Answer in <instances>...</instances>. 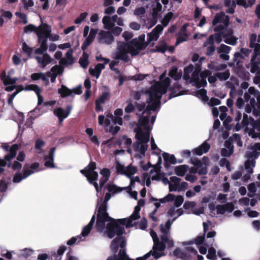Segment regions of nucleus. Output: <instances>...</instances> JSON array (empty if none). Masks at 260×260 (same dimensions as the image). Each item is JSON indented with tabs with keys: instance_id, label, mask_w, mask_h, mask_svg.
I'll list each match as a JSON object with an SVG mask.
<instances>
[{
	"instance_id": "f257e3e1",
	"label": "nucleus",
	"mask_w": 260,
	"mask_h": 260,
	"mask_svg": "<svg viewBox=\"0 0 260 260\" xmlns=\"http://www.w3.org/2000/svg\"><path fill=\"white\" fill-rule=\"evenodd\" d=\"M126 219H115L109 216L107 212V205L101 203L98 210L95 228L98 232H103L106 229V234L108 237L114 235L113 228L119 224L124 225Z\"/></svg>"
},
{
	"instance_id": "f03ea898",
	"label": "nucleus",
	"mask_w": 260,
	"mask_h": 260,
	"mask_svg": "<svg viewBox=\"0 0 260 260\" xmlns=\"http://www.w3.org/2000/svg\"><path fill=\"white\" fill-rule=\"evenodd\" d=\"M140 50L132 43V40L128 43L119 41L117 43V51L115 58L127 62L129 60L128 53H130L132 56H137L139 54Z\"/></svg>"
},
{
	"instance_id": "7ed1b4c3",
	"label": "nucleus",
	"mask_w": 260,
	"mask_h": 260,
	"mask_svg": "<svg viewBox=\"0 0 260 260\" xmlns=\"http://www.w3.org/2000/svg\"><path fill=\"white\" fill-rule=\"evenodd\" d=\"M113 231L114 235H113L112 237H108L110 239H112L115 235H117V237L112 241L110 245L111 249L114 253L113 255L118 254H116V253L118 250L119 247L121 248L119 251L124 249L126 252V240L125 238L122 236V235L125 232L124 228L119 225H118L117 227L113 228Z\"/></svg>"
},
{
	"instance_id": "20e7f679",
	"label": "nucleus",
	"mask_w": 260,
	"mask_h": 260,
	"mask_svg": "<svg viewBox=\"0 0 260 260\" xmlns=\"http://www.w3.org/2000/svg\"><path fill=\"white\" fill-rule=\"evenodd\" d=\"M163 29V26L158 24L152 29L151 32L147 34V41L146 44L139 43L137 38L132 39V43L134 44L136 47H137L139 49L143 50L146 49L152 41H157L158 40L159 35L162 32Z\"/></svg>"
},
{
	"instance_id": "39448f33",
	"label": "nucleus",
	"mask_w": 260,
	"mask_h": 260,
	"mask_svg": "<svg viewBox=\"0 0 260 260\" xmlns=\"http://www.w3.org/2000/svg\"><path fill=\"white\" fill-rule=\"evenodd\" d=\"M134 132L136 133L135 138L138 141L133 144V147L135 151L138 152L142 143L147 144L149 141L150 134L149 132H144L140 126L135 128Z\"/></svg>"
},
{
	"instance_id": "423d86ee",
	"label": "nucleus",
	"mask_w": 260,
	"mask_h": 260,
	"mask_svg": "<svg viewBox=\"0 0 260 260\" xmlns=\"http://www.w3.org/2000/svg\"><path fill=\"white\" fill-rule=\"evenodd\" d=\"M44 31L42 32V37L38 38L39 42L40 43L39 48L35 50V53L42 54L47 49V38L49 37L51 30V27L47 23H44Z\"/></svg>"
},
{
	"instance_id": "0eeeda50",
	"label": "nucleus",
	"mask_w": 260,
	"mask_h": 260,
	"mask_svg": "<svg viewBox=\"0 0 260 260\" xmlns=\"http://www.w3.org/2000/svg\"><path fill=\"white\" fill-rule=\"evenodd\" d=\"M98 40L100 44L110 45L114 41V37L111 32L101 30L98 34Z\"/></svg>"
},
{
	"instance_id": "6e6552de",
	"label": "nucleus",
	"mask_w": 260,
	"mask_h": 260,
	"mask_svg": "<svg viewBox=\"0 0 260 260\" xmlns=\"http://www.w3.org/2000/svg\"><path fill=\"white\" fill-rule=\"evenodd\" d=\"M80 172L82 174H83L85 177H86V179L88 182L93 185L96 191L99 192V186L98 183L96 181L98 179L99 175L98 172H86L84 170H81Z\"/></svg>"
},
{
	"instance_id": "1a4fd4ad",
	"label": "nucleus",
	"mask_w": 260,
	"mask_h": 260,
	"mask_svg": "<svg viewBox=\"0 0 260 260\" xmlns=\"http://www.w3.org/2000/svg\"><path fill=\"white\" fill-rule=\"evenodd\" d=\"M71 109L72 106L70 105L67 106L66 110L61 107H59L54 110V114L58 117L59 122H61L64 118L69 116Z\"/></svg>"
},
{
	"instance_id": "9d476101",
	"label": "nucleus",
	"mask_w": 260,
	"mask_h": 260,
	"mask_svg": "<svg viewBox=\"0 0 260 260\" xmlns=\"http://www.w3.org/2000/svg\"><path fill=\"white\" fill-rule=\"evenodd\" d=\"M42 23L38 27L33 24H30L24 27V32L27 33L28 32L34 31L38 38L42 37V32L44 31V24L43 23L42 20L41 19Z\"/></svg>"
},
{
	"instance_id": "9b49d317",
	"label": "nucleus",
	"mask_w": 260,
	"mask_h": 260,
	"mask_svg": "<svg viewBox=\"0 0 260 260\" xmlns=\"http://www.w3.org/2000/svg\"><path fill=\"white\" fill-rule=\"evenodd\" d=\"M218 23H222L225 27H227L230 23V17L222 12L216 15L213 21V25H216Z\"/></svg>"
},
{
	"instance_id": "f8f14e48",
	"label": "nucleus",
	"mask_w": 260,
	"mask_h": 260,
	"mask_svg": "<svg viewBox=\"0 0 260 260\" xmlns=\"http://www.w3.org/2000/svg\"><path fill=\"white\" fill-rule=\"evenodd\" d=\"M106 260H134L130 258L123 249L119 251L117 255H112L109 256ZM136 260H144L142 257L136 258Z\"/></svg>"
},
{
	"instance_id": "ddd939ff",
	"label": "nucleus",
	"mask_w": 260,
	"mask_h": 260,
	"mask_svg": "<svg viewBox=\"0 0 260 260\" xmlns=\"http://www.w3.org/2000/svg\"><path fill=\"white\" fill-rule=\"evenodd\" d=\"M162 157L164 159V167L166 169H169L170 168V164L175 165L177 163V160L175 156L167 152L162 153Z\"/></svg>"
},
{
	"instance_id": "4468645a",
	"label": "nucleus",
	"mask_w": 260,
	"mask_h": 260,
	"mask_svg": "<svg viewBox=\"0 0 260 260\" xmlns=\"http://www.w3.org/2000/svg\"><path fill=\"white\" fill-rule=\"evenodd\" d=\"M210 145L206 142H204L198 147L194 149L193 152L198 155H202L203 153H206L209 150Z\"/></svg>"
},
{
	"instance_id": "2eb2a0df",
	"label": "nucleus",
	"mask_w": 260,
	"mask_h": 260,
	"mask_svg": "<svg viewBox=\"0 0 260 260\" xmlns=\"http://www.w3.org/2000/svg\"><path fill=\"white\" fill-rule=\"evenodd\" d=\"M147 103H151V104H149L146 108V109L143 111V114L145 112H148V114H151L150 111L151 110L155 111L158 107H160V100H155L153 101H147Z\"/></svg>"
},
{
	"instance_id": "dca6fc26",
	"label": "nucleus",
	"mask_w": 260,
	"mask_h": 260,
	"mask_svg": "<svg viewBox=\"0 0 260 260\" xmlns=\"http://www.w3.org/2000/svg\"><path fill=\"white\" fill-rule=\"evenodd\" d=\"M0 78L5 85L15 84L17 81L16 78H12L9 75L7 76L5 71H3L0 75Z\"/></svg>"
},
{
	"instance_id": "f3484780",
	"label": "nucleus",
	"mask_w": 260,
	"mask_h": 260,
	"mask_svg": "<svg viewBox=\"0 0 260 260\" xmlns=\"http://www.w3.org/2000/svg\"><path fill=\"white\" fill-rule=\"evenodd\" d=\"M95 220V216L94 215H93L91 217V219L90 222L88 223V224L85 226L82 230V231L81 232V235L83 237H86L87 235H88V234L90 233L92 228V226L94 224Z\"/></svg>"
},
{
	"instance_id": "a211bd4d",
	"label": "nucleus",
	"mask_w": 260,
	"mask_h": 260,
	"mask_svg": "<svg viewBox=\"0 0 260 260\" xmlns=\"http://www.w3.org/2000/svg\"><path fill=\"white\" fill-rule=\"evenodd\" d=\"M147 115L146 116H141L139 119V125L138 126H140L142 128V126L144 127V129L149 130L148 129V123L149 122V117L150 116V114H148L147 112Z\"/></svg>"
},
{
	"instance_id": "6ab92c4d",
	"label": "nucleus",
	"mask_w": 260,
	"mask_h": 260,
	"mask_svg": "<svg viewBox=\"0 0 260 260\" xmlns=\"http://www.w3.org/2000/svg\"><path fill=\"white\" fill-rule=\"evenodd\" d=\"M188 169V166L186 165H183L176 166L174 170L175 174L177 176L182 177L185 174Z\"/></svg>"
},
{
	"instance_id": "aec40b11",
	"label": "nucleus",
	"mask_w": 260,
	"mask_h": 260,
	"mask_svg": "<svg viewBox=\"0 0 260 260\" xmlns=\"http://www.w3.org/2000/svg\"><path fill=\"white\" fill-rule=\"evenodd\" d=\"M140 218V213L133 212V214L128 219H126L125 224H124L126 228H129L133 226V220H136Z\"/></svg>"
},
{
	"instance_id": "412c9836",
	"label": "nucleus",
	"mask_w": 260,
	"mask_h": 260,
	"mask_svg": "<svg viewBox=\"0 0 260 260\" xmlns=\"http://www.w3.org/2000/svg\"><path fill=\"white\" fill-rule=\"evenodd\" d=\"M58 92L62 98H66L72 94V90L68 88L64 85H61V87L58 89Z\"/></svg>"
},
{
	"instance_id": "4be33fe9",
	"label": "nucleus",
	"mask_w": 260,
	"mask_h": 260,
	"mask_svg": "<svg viewBox=\"0 0 260 260\" xmlns=\"http://www.w3.org/2000/svg\"><path fill=\"white\" fill-rule=\"evenodd\" d=\"M102 22L104 24V28L106 29H111L114 26V23L112 22L110 16H104L102 19Z\"/></svg>"
},
{
	"instance_id": "5701e85b",
	"label": "nucleus",
	"mask_w": 260,
	"mask_h": 260,
	"mask_svg": "<svg viewBox=\"0 0 260 260\" xmlns=\"http://www.w3.org/2000/svg\"><path fill=\"white\" fill-rule=\"evenodd\" d=\"M149 101H153L155 100H158V99L160 100L161 95L158 93V91H156L155 89L153 87L149 91Z\"/></svg>"
},
{
	"instance_id": "b1692460",
	"label": "nucleus",
	"mask_w": 260,
	"mask_h": 260,
	"mask_svg": "<svg viewBox=\"0 0 260 260\" xmlns=\"http://www.w3.org/2000/svg\"><path fill=\"white\" fill-rule=\"evenodd\" d=\"M181 86L180 85H179L178 84H176V85H174V87L169 88V90L170 91H171V93L170 94L169 96V100H170L173 98H175L177 96L181 95L182 94V91L177 93V91L175 90V88H176L177 89H179L181 88Z\"/></svg>"
},
{
	"instance_id": "393cba45",
	"label": "nucleus",
	"mask_w": 260,
	"mask_h": 260,
	"mask_svg": "<svg viewBox=\"0 0 260 260\" xmlns=\"http://www.w3.org/2000/svg\"><path fill=\"white\" fill-rule=\"evenodd\" d=\"M169 75L175 80H178L181 77V74L178 73L177 68L173 67L169 72Z\"/></svg>"
},
{
	"instance_id": "a878e982",
	"label": "nucleus",
	"mask_w": 260,
	"mask_h": 260,
	"mask_svg": "<svg viewBox=\"0 0 260 260\" xmlns=\"http://www.w3.org/2000/svg\"><path fill=\"white\" fill-rule=\"evenodd\" d=\"M192 81L194 82L195 85L196 87L198 88H200L201 87H204L206 86L207 84L206 79H201V80H200L199 77H196V78H194V80H192Z\"/></svg>"
},
{
	"instance_id": "bb28decb",
	"label": "nucleus",
	"mask_w": 260,
	"mask_h": 260,
	"mask_svg": "<svg viewBox=\"0 0 260 260\" xmlns=\"http://www.w3.org/2000/svg\"><path fill=\"white\" fill-rule=\"evenodd\" d=\"M173 16V13L172 12H170L167 13L161 21V25L163 26L164 27H166L169 24L171 20L172 19Z\"/></svg>"
},
{
	"instance_id": "cd10ccee",
	"label": "nucleus",
	"mask_w": 260,
	"mask_h": 260,
	"mask_svg": "<svg viewBox=\"0 0 260 260\" xmlns=\"http://www.w3.org/2000/svg\"><path fill=\"white\" fill-rule=\"evenodd\" d=\"M110 96V94L108 92H104L99 97V98L96 100V108L98 109V104H103L105 103L106 100L108 99Z\"/></svg>"
},
{
	"instance_id": "c85d7f7f",
	"label": "nucleus",
	"mask_w": 260,
	"mask_h": 260,
	"mask_svg": "<svg viewBox=\"0 0 260 260\" xmlns=\"http://www.w3.org/2000/svg\"><path fill=\"white\" fill-rule=\"evenodd\" d=\"M37 59L39 62H41L43 64L44 67L46 66L51 62V58L47 53H45L43 55L42 60L41 61V59L40 57H37Z\"/></svg>"
},
{
	"instance_id": "c756f323",
	"label": "nucleus",
	"mask_w": 260,
	"mask_h": 260,
	"mask_svg": "<svg viewBox=\"0 0 260 260\" xmlns=\"http://www.w3.org/2000/svg\"><path fill=\"white\" fill-rule=\"evenodd\" d=\"M34 251L30 248H24L21 250L20 253L19 254V257H22L24 258H27L29 256H30Z\"/></svg>"
},
{
	"instance_id": "7c9ffc66",
	"label": "nucleus",
	"mask_w": 260,
	"mask_h": 260,
	"mask_svg": "<svg viewBox=\"0 0 260 260\" xmlns=\"http://www.w3.org/2000/svg\"><path fill=\"white\" fill-rule=\"evenodd\" d=\"M230 72L226 70L224 72H218L215 74V76L220 80H226L230 77Z\"/></svg>"
},
{
	"instance_id": "2f4dec72",
	"label": "nucleus",
	"mask_w": 260,
	"mask_h": 260,
	"mask_svg": "<svg viewBox=\"0 0 260 260\" xmlns=\"http://www.w3.org/2000/svg\"><path fill=\"white\" fill-rule=\"evenodd\" d=\"M196 94L198 97L202 98V100L205 102H207L209 99L207 95V90L204 88L197 90Z\"/></svg>"
},
{
	"instance_id": "473e14b6",
	"label": "nucleus",
	"mask_w": 260,
	"mask_h": 260,
	"mask_svg": "<svg viewBox=\"0 0 260 260\" xmlns=\"http://www.w3.org/2000/svg\"><path fill=\"white\" fill-rule=\"evenodd\" d=\"M255 58L254 57H252L251 59V68H250V72L252 73H255L256 72H257L260 69H259L258 67V64L260 63V61L258 62H256L255 61Z\"/></svg>"
},
{
	"instance_id": "72a5a7b5",
	"label": "nucleus",
	"mask_w": 260,
	"mask_h": 260,
	"mask_svg": "<svg viewBox=\"0 0 260 260\" xmlns=\"http://www.w3.org/2000/svg\"><path fill=\"white\" fill-rule=\"evenodd\" d=\"M107 188L110 192L113 193L119 192L122 190V188L117 186L114 184H108L107 185Z\"/></svg>"
},
{
	"instance_id": "f704fd0d",
	"label": "nucleus",
	"mask_w": 260,
	"mask_h": 260,
	"mask_svg": "<svg viewBox=\"0 0 260 260\" xmlns=\"http://www.w3.org/2000/svg\"><path fill=\"white\" fill-rule=\"evenodd\" d=\"M29 169V165L28 164H25L23 167L22 175H23V178H25V179L34 173L33 170Z\"/></svg>"
},
{
	"instance_id": "c9c22d12",
	"label": "nucleus",
	"mask_w": 260,
	"mask_h": 260,
	"mask_svg": "<svg viewBox=\"0 0 260 260\" xmlns=\"http://www.w3.org/2000/svg\"><path fill=\"white\" fill-rule=\"evenodd\" d=\"M153 88L156 91H158V93H160V95H161L165 94L167 91V87L162 84H159L157 85H156Z\"/></svg>"
},
{
	"instance_id": "e433bc0d",
	"label": "nucleus",
	"mask_w": 260,
	"mask_h": 260,
	"mask_svg": "<svg viewBox=\"0 0 260 260\" xmlns=\"http://www.w3.org/2000/svg\"><path fill=\"white\" fill-rule=\"evenodd\" d=\"M166 246L165 244L160 243V241H158L154 243L153 250L154 251H163L165 250Z\"/></svg>"
},
{
	"instance_id": "4c0bfd02",
	"label": "nucleus",
	"mask_w": 260,
	"mask_h": 260,
	"mask_svg": "<svg viewBox=\"0 0 260 260\" xmlns=\"http://www.w3.org/2000/svg\"><path fill=\"white\" fill-rule=\"evenodd\" d=\"M137 169L135 167H132L129 165L128 167L126 168V173L125 174L129 178L131 177L132 175H133L137 172Z\"/></svg>"
},
{
	"instance_id": "58836bf2",
	"label": "nucleus",
	"mask_w": 260,
	"mask_h": 260,
	"mask_svg": "<svg viewBox=\"0 0 260 260\" xmlns=\"http://www.w3.org/2000/svg\"><path fill=\"white\" fill-rule=\"evenodd\" d=\"M168 48V45L165 42H164L162 44L160 45H157L155 46V48L154 50V52H158L164 53Z\"/></svg>"
},
{
	"instance_id": "ea45409f",
	"label": "nucleus",
	"mask_w": 260,
	"mask_h": 260,
	"mask_svg": "<svg viewBox=\"0 0 260 260\" xmlns=\"http://www.w3.org/2000/svg\"><path fill=\"white\" fill-rule=\"evenodd\" d=\"M96 164L94 161H90L88 166L85 168L83 170H84L86 172L90 173V172H96L95 171V169H96Z\"/></svg>"
},
{
	"instance_id": "a19ab883",
	"label": "nucleus",
	"mask_w": 260,
	"mask_h": 260,
	"mask_svg": "<svg viewBox=\"0 0 260 260\" xmlns=\"http://www.w3.org/2000/svg\"><path fill=\"white\" fill-rule=\"evenodd\" d=\"M207 257L209 259L215 260L216 259V250L213 247L209 248L208 250V253L207 255Z\"/></svg>"
},
{
	"instance_id": "79ce46f5",
	"label": "nucleus",
	"mask_w": 260,
	"mask_h": 260,
	"mask_svg": "<svg viewBox=\"0 0 260 260\" xmlns=\"http://www.w3.org/2000/svg\"><path fill=\"white\" fill-rule=\"evenodd\" d=\"M161 5L159 2H157L156 3V7L153 8L152 9V16L157 17L158 12H160L161 11Z\"/></svg>"
},
{
	"instance_id": "37998d69",
	"label": "nucleus",
	"mask_w": 260,
	"mask_h": 260,
	"mask_svg": "<svg viewBox=\"0 0 260 260\" xmlns=\"http://www.w3.org/2000/svg\"><path fill=\"white\" fill-rule=\"evenodd\" d=\"M160 230L161 232L164 234V235L161 236V241L160 242V243H161L166 245L167 242L169 241V238L167 235L168 234V232L167 230L164 229L163 227H161Z\"/></svg>"
},
{
	"instance_id": "c03bdc74",
	"label": "nucleus",
	"mask_w": 260,
	"mask_h": 260,
	"mask_svg": "<svg viewBox=\"0 0 260 260\" xmlns=\"http://www.w3.org/2000/svg\"><path fill=\"white\" fill-rule=\"evenodd\" d=\"M231 48L226 45L223 44H221L218 50V53H224L226 54H228L230 51Z\"/></svg>"
},
{
	"instance_id": "a18cd8bd",
	"label": "nucleus",
	"mask_w": 260,
	"mask_h": 260,
	"mask_svg": "<svg viewBox=\"0 0 260 260\" xmlns=\"http://www.w3.org/2000/svg\"><path fill=\"white\" fill-rule=\"evenodd\" d=\"M55 150H56L55 147H52L50 149V150H49L48 155L44 156V159L54 160V153H55Z\"/></svg>"
},
{
	"instance_id": "49530a36",
	"label": "nucleus",
	"mask_w": 260,
	"mask_h": 260,
	"mask_svg": "<svg viewBox=\"0 0 260 260\" xmlns=\"http://www.w3.org/2000/svg\"><path fill=\"white\" fill-rule=\"evenodd\" d=\"M237 38L234 36L224 38V42L225 43L231 45H235L237 44Z\"/></svg>"
},
{
	"instance_id": "de8ad7c7",
	"label": "nucleus",
	"mask_w": 260,
	"mask_h": 260,
	"mask_svg": "<svg viewBox=\"0 0 260 260\" xmlns=\"http://www.w3.org/2000/svg\"><path fill=\"white\" fill-rule=\"evenodd\" d=\"M126 167H125L119 162L117 164L116 166L117 172L122 175H125L126 173Z\"/></svg>"
},
{
	"instance_id": "09e8293b",
	"label": "nucleus",
	"mask_w": 260,
	"mask_h": 260,
	"mask_svg": "<svg viewBox=\"0 0 260 260\" xmlns=\"http://www.w3.org/2000/svg\"><path fill=\"white\" fill-rule=\"evenodd\" d=\"M105 66L104 64L101 63H98L95 66V71L96 72V78H98L99 77V76L101 73V71L103 69H105Z\"/></svg>"
},
{
	"instance_id": "8fccbe9b",
	"label": "nucleus",
	"mask_w": 260,
	"mask_h": 260,
	"mask_svg": "<svg viewBox=\"0 0 260 260\" xmlns=\"http://www.w3.org/2000/svg\"><path fill=\"white\" fill-rule=\"evenodd\" d=\"M22 49L24 52L26 53L29 55L32 53V48L28 46L25 42L23 43Z\"/></svg>"
},
{
	"instance_id": "3c124183",
	"label": "nucleus",
	"mask_w": 260,
	"mask_h": 260,
	"mask_svg": "<svg viewBox=\"0 0 260 260\" xmlns=\"http://www.w3.org/2000/svg\"><path fill=\"white\" fill-rule=\"evenodd\" d=\"M25 178H23V175L21 174V173H16L13 178V181L14 183H19L21 181V180Z\"/></svg>"
},
{
	"instance_id": "603ef678",
	"label": "nucleus",
	"mask_w": 260,
	"mask_h": 260,
	"mask_svg": "<svg viewBox=\"0 0 260 260\" xmlns=\"http://www.w3.org/2000/svg\"><path fill=\"white\" fill-rule=\"evenodd\" d=\"M44 145L45 142L43 140L38 139L36 141L35 148L37 150L40 151Z\"/></svg>"
},
{
	"instance_id": "864d4df0",
	"label": "nucleus",
	"mask_w": 260,
	"mask_h": 260,
	"mask_svg": "<svg viewBox=\"0 0 260 260\" xmlns=\"http://www.w3.org/2000/svg\"><path fill=\"white\" fill-rule=\"evenodd\" d=\"M221 155L224 157H229L233 153V147L229 150H227L226 148H222L221 150Z\"/></svg>"
},
{
	"instance_id": "5fc2aeb1",
	"label": "nucleus",
	"mask_w": 260,
	"mask_h": 260,
	"mask_svg": "<svg viewBox=\"0 0 260 260\" xmlns=\"http://www.w3.org/2000/svg\"><path fill=\"white\" fill-rule=\"evenodd\" d=\"M18 149V146L17 144H13L12 145L10 149V153L12 157H15L17 154V151Z\"/></svg>"
},
{
	"instance_id": "6e6d98bb",
	"label": "nucleus",
	"mask_w": 260,
	"mask_h": 260,
	"mask_svg": "<svg viewBox=\"0 0 260 260\" xmlns=\"http://www.w3.org/2000/svg\"><path fill=\"white\" fill-rule=\"evenodd\" d=\"M174 205L176 207H180L184 201V198L182 196H177L176 199L174 200Z\"/></svg>"
},
{
	"instance_id": "4d7b16f0",
	"label": "nucleus",
	"mask_w": 260,
	"mask_h": 260,
	"mask_svg": "<svg viewBox=\"0 0 260 260\" xmlns=\"http://www.w3.org/2000/svg\"><path fill=\"white\" fill-rule=\"evenodd\" d=\"M250 120L251 121V125L253 128L257 129L260 131V120H254V119L250 117Z\"/></svg>"
},
{
	"instance_id": "13d9d810",
	"label": "nucleus",
	"mask_w": 260,
	"mask_h": 260,
	"mask_svg": "<svg viewBox=\"0 0 260 260\" xmlns=\"http://www.w3.org/2000/svg\"><path fill=\"white\" fill-rule=\"evenodd\" d=\"M93 40L90 39L88 38H86L85 40L84 41L81 46V49L83 51L87 49V48L92 43Z\"/></svg>"
},
{
	"instance_id": "bf43d9fd",
	"label": "nucleus",
	"mask_w": 260,
	"mask_h": 260,
	"mask_svg": "<svg viewBox=\"0 0 260 260\" xmlns=\"http://www.w3.org/2000/svg\"><path fill=\"white\" fill-rule=\"evenodd\" d=\"M8 183L6 182V180L4 179H2L0 180V192H4L8 189Z\"/></svg>"
},
{
	"instance_id": "052dcab7",
	"label": "nucleus",
	"mask_w": 260,
	"mask_h": 260,
	"mask_svg": "<svg viewBox=\"0 0 260 260\" xmlns=\"http://www.w3.org/2000/svg\"><path fill=\"white\" fill-rule=\"evenodd\" d=\"M193 69V66L191 64H189L187 67H186L184 69V78L189 77V74L191 73Z\"/></svg>"
},
{
	"instance_id": "680f3d73",
	"label": "nucleus",
	"mask_w": 260,
	"mask_h": 260,
	"mask_svg": "<svg viewBox=\"0 0 260 260\" xmlns=\"http://www.w3.org/2000/svg\"><path fill=\"white\" fill-rule=\"evenodd\" d=\"M205 238V235L204 234L202 236H198L194 239V243L197 245H202L204 242Z\"/></svg>"
},
{
	"instance_id": "e2e57ef3",
	"label": "nucleus",
	"mask_w": 260,
	"mask_h": 260,
	"mask_svg": "<svg viewBox=\"0 0 260 260\" xmlns=\"http://www.w3.org/2000/svg\"><path fill=\"white\" fill-rule=\"evenodd\" d=\"M15 15L23 21V23L25 24L27 23V16L24 13L17 12Z\"/></svg>"
},
{
	"instance_id": "0e129e2a",
	"label": "nucleus",
	"mask_w": 260,
	"mask_h": 260,
	"mask_svg": "<svg viewBox=\"0 0 260 260\" xmlns=\"http://www.w3.org/2000/svg\"><path fill=\"white\" fill-rule=\"evenodd\" d=\"M100 174L103 176V177L109 179L111 174V172L109 169L104 168L101 170Z\"/></svg>"
},
{
	"instance_id": "69168bd1",
	"label": "nucleus",
	"mask_w": 260,
	"mask_h": 260,
	"mask_svg": "<svg viewBox=\"0 0 260 260\" xmlns=\"http://www.w3.org/2000/svg\"><path fill=\"white\" fill-rule=\"evenodd\" d=\"M157 21V17L152 16V18L150 19L147 23V28L148 29L152 28L153 26H154Z\"/></svg>"
},
{
	"instance_id": "338daca9",
	"label": "nucleus",
	"mask_w": 260,
	"mask_h": 260,
	"mask_svg": "<svg viewBox=\"0 0 260 260\" xmlns=\"http://www.w3.org/2000/svg\"><path fill=\"white\" fill-rule=\"evenodd\" d=\"M214 38L213 35L210 36L204 42V46L207 47L208 45H214Z\"/></svg>"
},
{
	"instance_id": "774afa93",
	"label": "nucleus",
	"mask_w": 260,
	"mask_h": 260,
	"mask_svg": "<svg viewBox=\"0 0 260 260\" xmlns=\"http://www.w3.org/2000/svg\"><path fill=\"white\" fill-rule=\"evenodd\" d=\"M215 51V47L214 45H210L207 48L206 54L207 56H211L213 55Z\"/></svg>"
}]
</instances>
